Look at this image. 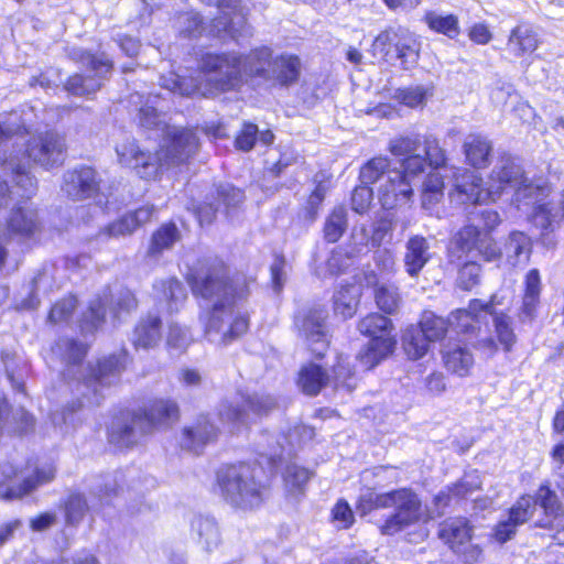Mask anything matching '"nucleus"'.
<instances>
[{
	"instance_id": "f257e3e1",
	"label": "nucleus",
	"mask_w": 564,
	"mask_h": 564,
	"mask_svg": "<svg viewBox=\"0 0 564 564\" xmlns=\"http://www.w3.org/2000/svg\"><path fill=\"white\" fill-rule=\"evenodd\" d=\"M189 283L194 295L210 305V310L202 315L205 337L210 343L228 345L248 330L249 317L237 306V302L249 292L246 276L236 274L229 278L225 263L214 260L206 269L192 275Z\"/></svg>"
},
{
	"instance_id": "f03ea898",
	"label": "nucleus",
	"mask_w": 564,
	"mask_h": 564,
	"mask_svg": "<svg viewBox=\"0 0 564 564\" xmlns=\"http://www.w3.org/2000/svg\"><path fill=\"white\" fill-rule=\"evenodd\" d=\"M15 144L20 147L17 151L0 159V191L6 187L10 195L31 197L36 192V180L29 172L31 163L46 170L62 165L66 141L58 132L47 130ZM7 198V194L0 192V200Z\"/></svg>"
},
{
	"instance_id": "7ed1b4c3",
	"label": "nucleus",
	"mask_w": 564,
	"mask_h": 564,
	"mask_svg": "<svg viewBox=\"0 0 564 564\" xmlns=\"http://www.w3.org/2000/svg\"><path fill=\"white\" fill-rule=\"evenodd\" d=\"M57 348L63 351L67 365L64 376L77 380V391L82 395L78 408L99 405L105 398L104 390L119 380L124 369L126 355L104 358L95 367L88 366L83 373L80 362L87 354V347L74 339L63 338L57 343Z\"/></svg>"
},
{
	"instance_id": "20e7f679",
	"label": "nucleus",
	"mask_w": 564,
	"mask_h": 564,
	"mask_svg": "<svg viewBox=\"0 0 564 564\" xmlns=\"http://www.w3.org/2000/svg\"><path fill=\"white\" fill-rule=\"evenodd\" d=\"M488 183L492 202L505 193H511V202L518 208L534 205L550 193L543 178H529L519 161L510 154L498 159Z\"/></svg>"
},
{
	"instance_id": "39448f33",
	"label": "nucleus",
	"mask_w": 564,
	"mask_h": 564,
	"mask_svg": "<svg viewBox=\"0 0 564 564\" xmlns=\"http://www.w3.org/2000/svg\"><path fill=\"white\" fill-rule=\"evenodd\" d=\"M177 405L169 400L154 401L144 412H121L109 427L108 438L118 448H130L161 423L177 417Z\"/></svg>"
},
{
	"instance_id": "423d86ee",
	"label": "nucleus",
	"mask_w": 564,
	"mask_h": 564,
	"mask_svg": "<svg viewBox=\"0 0 564 564\" xmlns=\"http://www.w3.org/2000/svg\"><path fill=\"white\" fill-rule=\"evenodd\" d=\"M251 51L206 53L202 56L199 68L207 77V85H200V96L207 97L214 91H229L240 88L248 79H253L249 72Z\"/></svg>"
},
{
	"instance_id": "0eeeda50",
	"label": "nucleus",
	"mask_w": 564,
	"mask_h": 564,
	"mask_svg": "<svg viewBox=\"0 0 564 564\" xmlns=\"http://www.w3.org/2000/svg\"><path fill=\"white\" fill-rule=\"evenodd\" d=\"M260 468L249 464L223 467L217 473L221 496L231 507L253 510L263 502L265 487L259 480Z\"/></svg>"
},
{
	"instance_id": "6e6552de",
	"label": "nucleus",
	"mask_w": 564,
	"mask_h": 564,
	"mask_svg": "<svg viewBox=\"0 0 564 564\" xmlns=\"http://www.w3.org/2000/svg\"><path fill=\"white\" fill-rule=\"evenodd\" d=\"M249 72L252 73L253 79L289 87L300 78L301 61L292 54L273 56L271 48L262 46L251 50Z\"/></svg>"
},
{
	"instance_id": "1a4fd4ad",
	"label": "nucleus",
	"mask_w": 564,
	"mask_h": 564,
	"mask_svg": "<svg viewBox=\"0 0 564 564\" xmlns=\"http://www.w3.org/2000/svg\"><path fill=\"white\" fill-rule=\"evenodd\" d=\"M358 329L370 338L367 346L357 356L359 362L369 370L392 354L397 344L392 334L393 325L390 318L371 313L359 322Z\"/></svg>"
},
{
	"instance_id": "9d476101",
	"label": "nucleus",
	"mask_w": 564,
	"mask_h": 564,
	"mask_svg": "<svg viewBox=\"0 0 564 564\" xmlns=\"http://www.w3.org/2000/svg\"><path fill=\"white\" fill-rule=\"evenodd\" d=\"M198 147L199 140L193 130L174 126L167 128L163 142L153 156L158 162V172L185 163L196 154Z\"/></svg>"
},
{
	"instance_id": "9b49d317",
	"label": "nucleus",
	"mask_w": 564,
	"mask_h": 564,
	"mask_svg": "<svg viewBox=\"0 0 564 564\" xmlns=\"http://www.w3.org/2000/svg\"><path fill=\"white\" fill-rule=\"evenodd\" d=\"M70 56L84 66L89 67L95 73V76L85 77L79 74L73 75L66 82L65 89L75 96H89L95 94L101 88L102 79L111 73L113 67L112 61L105 53L94 55L83 48H74L70 52Z\"/></svg>"
},
{
	"instance_id": "f8f14e48",
	"label": "nucleus",
	"mask_w": 564,
	"mask_h": 564,
	"mask_svg": "<svg viewBox=\"0 0 564 564\" xmlns=\"http://www.w3.org/2000/svg\"><path fill=\"white\" fill-rule=\"evenodd\" d=\"M383 505L386 509H393V513L381 527L383 534L392 535L419 522L423 516L422 502L411 489L402 488L388 492Z\"/></svg>"
},
{
	"instance_id": "ddd939ff",
	"label": "nucleus",
	"mask_w": 564,
	"mask_h": 564,
	"mask_svg": "<svg viewBox=\"0 0 564 564\" xmlns=\"http://www.w3.org/2000/svg\"><path fill=\"white\" fill-rule=\"evenodd\" d=\"M55 467L46 464L37 467L32 475L18 476L17 469L10 463H6L0 466V485L12 481L13 478H17L18 484H9L0 491V497L4 500L21 499L37 487L51 482L55 478Z\"/></svg>"
},
{
	"instance_id": "4468645a",
	"label": "nucleus",
	"mask_w": 564,
	"mask_h": 564,
	"mask_svg": "<svg viewBox=\"0 0 564 564\" xmlns=\"http://www.w3.org/2000/svg\"><path fill=\"white\" fill-rule=\"evenodd\" d=\"M276 401L270 394L241 395L240 402H224L219 409V417L223 422L232 424V431L240 426H247L253 416L268 414L275 409Z\"/></svg>"
},
{
	"instance_id": "2eb2a0df",
	"label": "nucleus",
	"mask_w": 564,
	"mask_h": 564,
	"mask_svg": "<svg viewBox=\"0 0 564 564\" xmlns=\"http://www.w3.org/2000/svg\"><path fill=\"white\" fill-rule=\"evenodd\" d=\"M533 501L543 510V514L534 522V527L549 531L550 536L558 545H564V509L549 482L542 484Z\"/></svg>"
},
{
	"instance_id": "dca6fc26",
	"label": "nucleus",
	"mask_w": 564,
	"mask_h": 564,
	"mask_svg": "<svg viewBox=\"0 0 564 564\" xmlns=\"http://www.w3.org/2000/svg\"><path fill=\"white\" fill-rule=\"evenodd\" d=\"M109 306L110 312L115 318H120L121 314H129L138 307V301L134 294L129 289H119L116 293H105L102 297L91 301L88 312L84 315L85 325L89 324L90 329H95L104 322L106 314V306Z\"/></svg>"
},
{
	"instance_id": "f3484780",
	"label": "nucleus",
	"mask_w": 564,
	"mask_h": 564,
	"mask_svg": "<svg viewBox=\"0 0 564 564\" xmlns=\"http://www.w3.org/2000/svg\"><path fill=\"white\" fill-rule=\"evenodd\" d=\"M326 314L323 310H308L295 317V326L300 335L317 358H322L327 348L328 339L325 326Z\"/></svg>"
},
{
	"instance_id": "a211bd4d",
	"label": "nucleus",
	"mask_w": 564,
	"mask_h": 564,
	"mask_svg": "<svg viewBox=\"0 0 564 564\" xmlns=\"http://www.w3.org/2000/svg\"><path fill=\"white\" fill-rule=\"evenodd\" d=\"M98 173L90 166H78L63 175L62 192L73 200L94 197L99 192Z\"/></svg>"
},
{
	"instance_id": "6ab92c4d",
	"label": "nucleus",
	"mask_w": 564,
	"mask_h": 564,
	"mask_svg": "<svg viewBox=\"0 0 564 564\" xmlns=\"http://www.w3.org/2000/svg\"><path fill=\"white\" fill-rule=\"evenodd\" d=\"M454 189L452 199L459 204H481L491 200L489 183L482 187V177L474 171L457 169L453 175Z\"/></svg>"
},
{
	"instance_id": "aec40b11",
	"label": "nucleus",
	"mask_w": 564,
	"mask_h": 564,
	"mask_svg": "<svg viewBox=\"0 0 564 564\" xmlns=\"http://www.w3.org/2000/svg\"><path fill=\"white\" fill-rule=\"evenodd\" d=\"M4 192L8 196L6 200H0V206L8 205L10 200L21 198L17 194H9L6 191V187L1 191ZM24 197H22L23 199ZM26 200L23 202V205H19L14 207L7 220L8 231L11 235L20 236V237H30L34 235L41 226L39 214L36 208L32 203L29 202L30 197H25Z\"/></svg>"
},
{
	"instance_id": "412c9836",
	"label": "nucleus",
	"mask_w": 564,
	"mask_h": 564,
	"mask_svg": "<svg viewBox=\"0 0 564 564\" xmlns=\"http://www.w3.org/2000/svg\"><path fill=\"white\" fill-rule=\"evenodd\" d=\"M455 241L462 251L476 250L486 261H494L501 256V250L489 232L480 230L476 225H467L462 228L456 235Z\"/></svg>"
},
{
	"instance_id": "4be33fe9",
	"label": "nucleus",
	"mask_w": 564,
	"mask_h": 564,
	"mask_svg": "<svg viewBox=\"0 0 564 564\" xmlns=\"http://www.w3.org/2000/svg\"><path fill=\"white\" fill-rule=\"evenodd\" d=\"M438 167L445 162V155L438 147L437 140L431 135L424 137L422 152L404 158L402 161V175L411 182L412 177L425 171L427 165Z\"/></svg>"
},
{
	"instance_id": "5701e85b",
	"label": "nucleus",
	"mask_w": 564,
	"mask_h": 564,
	"mask_svg": "<svg viewBox=\"0 0 564 564\" xmlns=\"http://www.w3.org/2000/svg\"><path fill=\"white\" fill-rule=\"evenodd\" d=\"M116 152L122 165L132 167L142 178H153L158 175V162L154 154L143 152L133 139L117 144Z\"/></svg>"
},
{
	"instance_id": "b1692460",
	"label": "nucleus",
	"mask_w": 564,
	"mask_h": 564,
	"mask_svg": "<svg viewBox=\"0 0 564 564\" xmlns=\"http://www.w3.org/2000/svg\"><path fill=\"white\" fill-rule=\"evenodd\" d=\"M379 199L384 209H393L403 205L413 196V189L410 181L403 177L398 170L389 171L386 182L381 183L379 188Z\"/></svg>"
},
{
	"instance_id": "393cba45",
	"label": "nucleus",
	"mask_w": 564,
	"mask_h": 564,
	"mask_svg": "<svg viewBox=\"0 0 564 564\" xmlns=\"http://www.w3.org/2000/svg\"><path fill=\"white\" fill-rule=\"evenodd\" d=\"M433 257L431 243L424 236H410L404 245L403 267L411 278H417Z\"/></svg>"
},
{
	"instance_id": "a878e982",
	"label": "nucleus",
	"mask_w": 564,
	"mask_h": 564,
	"mask_svg": "<svg viewBox=\"0 0 564 564\" xmlns=\"http://www.w3.org/2000/svg\"><path fill=\"white\" fill-rule=\"evenodd\" d=\"M541 295V278L538 269H531L524 280V293L518 311L521 324H532L536 318Z\"/></svg>"
},
{
	"instance_id": "bb28decb",
	"label": "nucleus",
	"mask_w": 564,
	"mask_h": 564,
	"mask_svg": "<svg viewBox=\"0 0 564 564\" xmlns=\"http://www.w3.org/2000/svg\"><path fill=\"white\" fill-rule=\"evenodd\" d=\"M191 538L205 551L216 549L221 541L220 529L215 518L194 514L189 521Z\"/></svg>"
},
{
	"instance_id": "cd10ccee",
	"label": "nucleus",
	"mask_w": 564,
	"mask_h": 564,
	"mask_svg": "<svg viewBox=\"0 0 564 564\" xmlns=\"http://www.w3.org/2000/svg\"><path fill=\"white\" fill-rule=\"evenodd\" d=\"M540 44L539 34L535 28L527 22L517 24L510 32L507 42V51L514 57L520 58L532 54Z\"/></svg>"
},
{
	"instance_id": "c85d7f7f",
	"label": "nucleus",
	"mask_w": 564,
	"mask_h": 564,
	"mask_svg": "<svg viewBox=\"0 0 564 564\" xmlns=\"http://www.w3.org/2000/svg\"><path fill=\"white\" fill-rule=\"evenodd\" d=\"M155 209L152 205L142 206L134 212L127 213L119 219L109 224L100 235H105L110 238H118L121 236L131 235L137 228L148 223Z\"/></svg>"
},
{
	"instance_id": "c756f323",
	"label": "nucleus",
	"mask_w": 564,
	"mask_h": 564,
	"mask_svg": "<svg viewBox=\"0 0 564 564\" xmlns=\"http://www.w3.org/2000/svg\"><path fill=\"white\" fill-rule=\"evenodd\" d=\"M490 310V301L484 303L480 300H471L468 308L457 310L452 313L449 325L458 333H474L479 324L481 315H487Z\"/></svg>"
},
{
	"instance_id": "7c9ffc66",
	"label": "nucleus",
	"mask_w": 564,
	"mask_h": 564,
	"mask_svg": "<svg viewBox=\"0 0 564 564\" xmlns=\"http://www.w3.org/2000/svg\"><path fill=\"white\" fill-rule=\"evenodd\" d=\"M217 435V427L207 417L200 416L193 426L184 429L181 445L198 453L204 445L215 441Z\"/></svg>"
},
{
	"instance_id": "2f4dec72",
	"label": "nucleus",
	"mask_w": 564,
	"mask_h": 564,
	"mask_svg": "<svg viewBox=\"0 0 564 564\" xmlns=\"http://www.w3.org/2000/svg\"><path fill=\"white\" fill-rule=\"evenodd\" d=\"M471 527L466 518H452L445 520L438 531V536L449 545V547L459 553L463 546L471 539Z\"/></svg>"
},
{
	"instance_id": "473e14b6",
	"label": "nucleus",
	"mask_w": 564,
	"mask_h": 564,
	"mask_svg": "<svg viewBox=\"0 0 564 564\" xmlns=\"http://www.w3.org/2000/svg\"><path fill=\"white\" fill-rule=\"evenodd\" d=\"M466 161L475 169H485L490 163L492 143L481 134H468L463 144Z\"/></svg>"
},
{
	"instance_id": "72a5a7b5",
	"label": "nucleus",
	"mask_w": 564,
	"mask_h": 564,
	"mask_svg": "<svg viewBox=\"0 0 564 564\" xmlns=\"http://www.w3.org/2000/svg\"><path fill=\"white\" fill-rule=\"evenodd\" d=\"M161 339V319L159 316L148 314L140 318L132 336L133 346L139 349H150Z\"/></svg>"
},
{
	"instance_id": "f704fd0d",
	"label": "nucleus",
	"mask_w": 564,
	"mask_h": 564,
	"mask_svg": "<svg viewBox=\"0 0 564 564\" xmlns=\"http://www.w3.org/2000/svg\"><path fill=\"white\" fill-rule=\"evenodd\" d=\"M496 296L492 295L490 299V310L488 314L492 317L495 334L498 343L502 346L505 351H511L517 343V335L513 329L512 317L503 312H497L495 310Z\"/></svg>"
},
{
	"instance_id": "c9c22d12",
	"label": "nucleus",
	"mask_w": 564,
	"mask_h": 564,
	"mask_svg": "<svg viewBox=\"0 0 564 564\" xmlns=\"http://www.w3.org/2000/svg\"><path fill=\"white\" fill-rule=\"evenodd\" d=\"M533 218L535 225L543 231H553L561 221H564V191L556 202L536 205Z\"/></svg>"
},
{
	"instance_id": "e433bc0d",
	"label": "nucleus",
	"mask_w": 564,
	"mask_h": 564,
	"mask_svg": "<svg viewBox=\"0 0 564 564\" xmlns=\"http://www.w3.org/2000/svg\"><path fill=\"white\" fill-rule=\"evenodd\" d=\"M446 369L459 377L467 376L474 365L471 351L458 344H448L443 350Z\"/></svg>"
},
{
	"instance_id": "4c0bfd02",
	"label": "nucleus",
	"mask_w": 564,
	"mask_h": 564,
	"mask_svg": "<svg viewBox=\"0 0 564 564\" xmlns=\"http://www.w3.org/2000/svg\"><path fill=\"white\" fill-rule=\"evenodd\" d=\"M399 37L395 41L397 58L404 69L413 68L419 61L420 42L416 36L406 29L399 28Z\"/></svg>"
},
{
	"instance_id": "58836bf2",
	"label": "nucleus",
	"mask_w": 564,
	"mask_h": 564,
	"mask_svg": "<svg viewBox=\"0 0 564 564\" xmlns=\"http://www.w3.org/2000/svg\"><path fill=\"white\" fill-rule=\"evenodd\" d=\"M366 279L368 284L375 285L377 306L386 314H394L402 301L398 288L392 284H377L375 275H369Z\"/></svg>"
},
{
	"instance_id": "ea45409f",
	"label": "nucleus",
	"mask_w": 564,
	"mask_h": 564,
	"mask_svg": "<svg viewBox=\"0 0 564 564\" xmlns=\"http://www.w3.org/2000/svg\"><path fill=\"white\" fill-rule=\"evenodd\" d=\"M329 382L330 377L319 366L314 364L303 367L297 380L302 391L308 395H316Z\"/></svg>"
},
{
	"instance_id": "a19ab883",
	"label": "nucleus",
	"mask_w": 564,
	"mask_h": 564,
	"mask_svg": "<svg viewBox=\"0 0 564 564\" xmlns=\"http://www.w3.org/2000/svg\"><path fill=\"white\" fill-rule=\"evenodd\" d=\"M423 21L432 31L444 34L451 40L456 39L460 33L458 18L454 14L427 11L424 14Z\"/></svg>"
},
{
	"instance_id": "79ce46f5",
	"label": "nucleus",
	"mask_w": 564,
	"mask_h": 564,
	"mask_svg": "<svg viewBox=\"0 0 564 564\" xmlns=\"http://www.w3.org/2000/svg\"><path fill=\"white\" fill-rule=\"evenodd\" d=\"M160 85L164 89L180 96L193 97L200 95V82L196 77H180L174 73L162 75Z\"/></svg>"
},
{
	"instance_id": "37998d69",
	"label": "nucleus",
	"mask_w": 564,
	"mask_h": 564,
	"mask_svg": "<svg viewBox=\"0 0 564 564\" xmlns=\"http://www.w3.org/2000/svg\"><path fill=\"white\" fill-rule=\"evenodd\" d=\"M430 343L422 329L415 326L406 328L402 337L403 349L413 360L422 358L427 352Z\"/></svg>"
},
{
	"instance_id": "c03bdc74",
	"label": "nucleus",
	"mask_w": 564,
	"mask_h": 564,
	"mask_svg": "<svg viewBox=\"0 0 564 564\" xmlns=\"http://www.w3.org/2000/svg\"><path fill=\"white\" fill-rule=\"evenodd\" d=\"M503 250L508 261L516 265L522 254L528 258L531 251L530 238L522 231H512L505 243Z\"/></svg>"
},
{
	"instance_id": "a18cd8bd",
	"label": "nucleus",
	"mask_w": 564,
	"mask_h": 564,
	"mask_svg": "<svg viewBox=\"0 0 564 564\" xmlns=\"http://www.w3.org/2000/svg\"><path fill=\"white\" fill-rule=\"evenodd\" d=\"M62 507L65 522L72 527L78 525L89 509L86 498L79 492H70Z\"/></svg>"
},
{
	"instance_id": "49530a36",
	"label": "nucleus",
	"mask_w": 564,
	"mask_h": 564,
	"mask_svg": "<svg viewBox=\"0 0 564 564\" xmlns=\"http://www.w3.org/2000/svg\"><path fill=\"white\" fill-rule=\"evenodd\" d=\"M347 229V210L344 206L335 207L326 218L324 237L328 242L338 241Z\"/></svg>"
},
{
	"instance_id": "de8ad7c7",
	"label": "nucleus",
	"mask_w": 564,
	"mask_h": 564,
	"mask_svg": "<svg viewBox=\"0 0 564 564\" xmlns=\"http://www.w3.org/2000/svg\"><path fill=\"white\" fill-rule=\"evenodd\" d=\"M181 237L177 227L174 224L162 225L153 235L149 253L154 256L170 249Z\"/></svg>"
},
{
	"instance_id": "09e8293b",
	"label": "nucleus",
	"mask_w": 564,
	"mask_h": 564,
	"mask_svg": "<svg viewBox=\"0 0 564 564\" xmlns=\"http://www.w3.org/2000/svg\"><path fill=\"white\" fill-rule=\"evenodd\" d=\"M389 169V160L387 158H375L366 163L360 170V181L362 185L368 186L376 182H386Z\"/></svg>"
},
{
	"instance_id": "8fccbe9b",
	"label": "nucleus",
	"mask_w": 564,
	"mask_h": 564,
	"mask_svg": "<svg viewBox=\"0 0 564 564\" xmlns=\"http://www.w3.org/2000/svg\"><path fill=\"white\" fill-rule=\"evenodd\" d=\"M283 478L286 491L296 497L304 492L311 473L306 468L292 464L286 467Z\"/></svg>"
},
{
	"instance_id": "3c124183",
	"label": "nucleus",
	"mask_w": 564,
	"mask_h": 564,
	"mask_svg": "<svg viewBox=\"0 0 564 564\" xmlns=\"http://www.w3.org/2000/svg\"><path fill=\"white\" fill-rule=\"evenodd\" d=\"M158 288L163 292L169 311L171 313L178 311L187 296L184 285L176 279H169L161 281Z\"/></svg>"
},
{
	"instance_id": "603ef678",
	"label": "nucleus",
	"mask_w": 564,
	"mask_h": 564,
	"mask_svg": "<svg viewBox=\"0 0 564 564\" xmlns=\"http://www.w3.org/2000/svg\"><path fill=\"white\" fill-rule=\"evenodd\" d=\"M329 384L333 386L334 389L341 388L349 392L355 389L356 378L347 358H338L337 364L333 368V377L330 378Z\"/></svg>"
},
{
	"instance_id": "864d4df0",
	"label": "nucleus",
	"mask_w": 564,
	"mask_h": 564,
	"mask_svg": "<svg viewBox=\"0 0 564 564\" xmlns=\"http://www.w3.org/2000/svg\"><path fill=\"white\" fill-rule=\"evenodd\" d=\"M139 124L149 130H159L163 134L166 132L169 126L166 122V115L161 112L154 106H150L148 102L139 109L138 113Z\"/></svg>"
},
{
	"instance_id": "5fc2aeb1",
	"label": "nucleus",
	"mask_w": 564,
	"mask_h": 564,
	"mask_svg": "<svg viewBox=\"0 0 564 564\" xmlns=\"http://www.w3.org/2000/svg\"><path fill=\"white\" fill-rule=\"evenodd\" d=\"M449 326V322L432 312H425L417 326L430 341L438 340L444 337Z\"/></svg>"
},
{
	"instance_id": "6e6d98bb",
	"label": "nucleus",
	"mask_w": 564,
	"mask_h": 564,
	"mask_svg": "<svg viewBox=\"0 0 564 564\" xmlns=\"http://www.w3.org/2000/svg\"><path fill=\"white\" fill-rule=\"evenodd\" d=\"M358 304V294L355 286H348L339 290L334 296L335 312L344 318L351 317Z\"/></svg>"
},
{
	"instance_id": "4d7b16f0",
	"label": "nucleus",
	"mask_w": 564,
	"mask_h": 564,
	"mask_svg": "<svg viewBox=\"0 0 564 564\" xmlns=\"http://www.w3.org/2000/svg\"><path fill=\"white\" fill-rule=\"evenodd\" d=\"M423 140L416 135L395 138L390 141V152L397 156L408 158L422 152Z\"/></svg>"
},
{
	"instance_id": "13d9d810",
	"label": "nucleus",
	"mask_w": 564,
	"mask_h": 564,
	"mask_svg": "<svg viewBox=\"0 0 564 564\" xmlns=\"http://www.w3.org/2000/svg\"><path fill=\"white\" fill-rule=\"evenodd\" d=\"M481 489L480 475L476 471L465 473V475L449 490L455 499H466L475 491Z\"/></svg>"
},
{
	"instance_id": "bf43d9fd",
	"label": "nucleus",
	"mask_w": 564,
	"mask_h": 564,
	"mask_svg": "<svg viewBox=\"0 0 564 564\" xmlns=\"http://www.w3.org/2000/svg\"><path fill=\"white\" fill-rule=\"evenodd\" d=\"M535 511V503L533 497L522 496L517 502L510 508L508 519L513 522L517 527L522 525L529 519L532 518Z\"/></svg>"
},
{
	"instance_id": "052dcab7",
	"label": "nucleus",
	"mask_w": 564,
	"mask_h": 564,
	"mask_svg": "<svg viewBox=\"0 0 564 564\" xmlns=\"http://www.w3.org/2000/svg\"><path fill=\"white\" fill-rule=\"evenodd\" d=\"M480 265L474 261L466 262L458 271L457 285L469 291L480 282Z\"/></svg>"
},
{
	"instance_id": "680f3d73",
	"label": "nucleus",
	"mask_w": 564,
	"mask_h": 564,
	"mask_svg": "<svg viewBox=\"0 0 564 564\" xmlns=\"http://www.w3.org/2000/svg\"><path fill=\"white\" fill-rule=\"evenodd\" d=\"M192 343V335L186 327H183L176 323L169 325V333L166 337V344L170 348L183 351Z\"/></svg>"
},
{
	"instance_id": "e2e57ef3",
	"label": "nucleus",
	"mask_w": 564,
	"mask_h": 564,
	"mask_svg": "<svg viewBox=\"0 0 564 564\" xmlns=\"http://www.w3.org/2000/svg\"><path fill=\"white\" fill-rule=\"evenodd\" d=\"M388 497L386 494H377L372 490H367L361 494L356 505V510L360 516H366L376 509H386L383 505L384 498Z\"/></svg>"
},
{
	"instance_id": "0e129e2a",
	"label": "nucleus",
	"mask_w": 564,
	"mask_h": 564,
	"mask_svg": "<svg viewBox=\"0 0 564 564\" xmlns=\"http://www.w3.org/2000/svg\"><path fill=\"white\" fill-rule=\"evenodd\" d=\"M77 304L74 296H67L62 301L55 303L48 314V321L52 324L64 322L70 317Z\"/></svg>"
},
{
	"instance_id": "69168bd1",
	"label": "nucleus",
	"mask_w": 564,
	"mask_h": 564,
	"mask_svg": "<svg viewBox=\"0 0 564 564\" xmlns=\"http://www.w3.org/2000/svg\"><path fill=\"white\" fill-rule=\"evenodd\" d=\"M372 189L369 186H357L351 194V209L357 214L368 212L372 202Z\"/></svg>"
},
{
	"instance_id": "338daca9",
	"label": "nucleus",
	"mask_w": 564,
	"mask_h": 564,
	"mask_svg": "<svg viewBox=\"0 0 564 564\" xmlns=\"http://www.w3.org/2000/svg\"><path fill=\"white\" fill-rule=\"evenodd\" d=\"M393 223L384 217L377 220L372 226L370 235V243L372 247L379 248L388 238L392 237Z\"/></svg>"
},
{
	"instance_id": "774afa93",
	"label": "nucleus",
	"mask_w": 564,
	"mask_h": 564,
	"mask_svg": "<svg viewBox=\"0 0 564 564\" xmlns=\"http://www.w3.org/2000/svg\"><path fill=\"white\" fill-rule=\"evenodd\" d=\"M354 256L349 254V250L336 248L332 251L326 260L327 272L330 275L338 274L349 265V259Z\"/></svg>"
}]
</instances>
